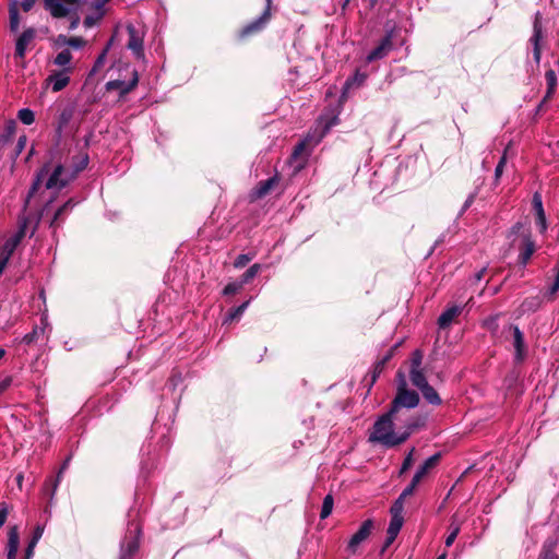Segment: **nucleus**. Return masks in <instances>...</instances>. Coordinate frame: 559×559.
<instances>
[{
	"label": "nucleus",
	"instance_id": "f257e3e1",
	"mask_svg": "<svg viewBox=\"0 0 559 559\" xmlns=\"http://www.w3.org/2000/svg\"><path fill=\"white\" fill-rule=\"evenodd\" d=\"M418 426L415 418L403 419L402 415L389 409L376 420L368 440L385 448H394L404 443Z\"/></svg>",
	"mask_w": 559,
	"mask_h": 559
},
{
	"label": "nucleus",
	"instance_id": "f03ea898",
	"mask_svg": "<svg viewBox=\"0 0 559 559\" xmlns=\"http://www.w3.org/2000/svg\"><path fill=\"white\" fill-rule=\"evenodd\" d=\"M142 525L139 521L132 520L128 524L126 535L120 544L119 559H132L139 551Z\"/></svg>",
	"mask_w": 559,
	"mask_h": 559
},
{
	"label": "nucleus",
	"instance_id": "7ed1b4c3",
	"mask_svg": "<svg viewBox=\"0 0 559 559\" xmlns=\"http://www.w3.org/2000/svg\"><path fill=\"white\" fill-rule=\"evenodd\" d=\"M419 403V395L415 391L407 390L405 384L399 386L396 396L391 403L390 411L401 415V408H414Z\"/></svg>",
	"mask_w": 559,
	"mask_h": 559
},
{
	"label": "nucleus",
	"instance_id": "20e7f679",
	"mask_svg": "<svg viewBox=\"0 0 559 559\" xmlns=\"http://www.w3.org/2000/svg\"><path fill=\"white\" fill-rule=\"evenodd\" d=\"M272 0H265V9L262 14L255 20L248 23L239 32V38L245 39L253 34H257L265 28L271 20Z\"/></svg>",
	"mask_w": 559,
	"mask_h": 559
},
{
	"label": "nucleus",
	"instance_id": "39448f33",
	"mask_svg": "<svg viewBox=\"0 0 559 559\" xmlns=\"http://www.w3.org/2000/svg\"><path fill=\"white\" fill-rule=\"evenodd\" d=\"M74 180L70 168H66L62 164H58L49 175L45 186L47 189L61 190Z\"/></svg>",
	"mask_w": 559,
	"mask_h": 559
},
{
	"label": "nucleus",
	"instance_id": "423d86ee",
	"mask_svg": "<svg viewBox=\"0 0 559 559\" xmlns=\"http://www.w3.org/2000/svg\"><path fill=\"white\" fill-rule=\"evenodd\" d=\"M80 0H44V5L49 13L61 19L68 16L72 11L78 9Z\"/></svg>",
	"mask_w": 559,
	"mask_h": 559
},
{
	"label": "nucleus",
	"instance_id": "0eeeda50",
	"mask_svg": "<svg viewBox=\"0 0 559 559\" xmlns=\"http://www.w3.org/2000/svg\"><path fill=\"white\" fill-rule=\"evenodd\" d=\"M393 29L386 31L384 37L380 40L379 45L372 49L366 57L367 62L383 59L393 49Z\"/></svg>",
	"mask_w": 559,
	"mask_h": 559
},
{
	"label": "nucleus",
	"instance_id": "6e6552de",
	"mask_svg": "<svg viewBox=\"0 0 559 559\" xmlns=\"http://www.w3.org/2000/svg\"><path fill=\"white\" fill-rule=\"evenodd\" d=\"M509 330L513 333L514 362L522 364L527 355L524 334L518 325L510 324Z\"/></svg>",
	"mask_w": 559,
	"mask_h": 559
},
{
	"label": "nucleus",
	"instance_id": "1a4fd4ad",
	"mask_svg": "<svg viewBox=\"0 0 559 559\" xmlns=\"http://www.w3.org/2000/svg\"><path fill=\"white\" fill-rule=\"evenodd\" d=\"M373 528V521L368 519L362 522L358 531L352 536V538L348 542L347 548L355 552L358 546L365 542L371 534V531Z\"/></svg>",
	"mask_w": 559,
	"mask_h": 559
},
{
	"label": "nucleus",
	"instance_id": "9d476101",
	"mask_svg": "<svg viewBox=\"0 0 559 559\" xmlns=\"http://www.w3.org/2000/svg\"><path fill=\"white\" fill-rule=\"evenodd\" d=\"M129 40L127 47L133 52L135 58L141 59L144 57L143 50V37L140 35L139 31L134 25L129 24L127 26Z\"/></svg>",
	"mask_w": 559,
	"mask_h": 559
},
{
	"label": "nucleus",
	"instance_id": "9b49d317",
	"mask_svg": "<svg viewBox=\"0 0 559 559\" xmlns=\"http://www.w3.org/2000/svg\"><path fill=\"white\" fill-rule=\"evenodd\" d=\"M138 82H139L138 72L133 71L132 79L129 82L120 81V80L109 81L106 84V88H107V91L117 90V91H119L120 95L123 96V95L130 93L133 88H135V86L138 85Z\"/></svg>",
	"mask_w": 559,
	"mask_h": 559
},
{
	"label": "nucleus",
	"instance_id": "f8f14e48",
	"mask_svg": "<svg viewBox=\"0 0 559 559\" xmlns=\"http://www.w3.org/2000/svg\"><path fill=\"white\" fill-rule=\"evenodd\" d=\"M336 124H338L337 117L320 119L318 121L317 128L312 132V134L316 136L314 144H319L322 139L330 132V130Z\"/></svg>",
	"mask_w": 559,
	"mask_h": 559
},
{
	"label": "nucleus",
	"instance_id": "ddd939ff",
	"mask_svg": "<svg viewBox=\"0 0 559 559\" xmlns=\"http://www.w3.org/2000/svg\"><path fill=\"white\" fill-rule=\"evenodd\" d=\"M70 68L64 69L60 72H55L47 78V83L51 86L53 92H59L63 90L70 82V76L68 72Z\"/></svg>",
	"mask_w": 559,
	"mask_h": 559
},
{
	"label": "nucleus",
	"instance_id": "4468645a",
	"mask_svg": "<svg viewBox=\"0 0 559 559\" xmlns=\"http://www.w3.org/2000/svg\"><path fill=\"white\" fill-rule=\"evenodd\" d=\"M79 203L74 199H69L62 206H60L50 222V227L57 228L59 227L66 219V216L73 210V207Z\"/></svg>",
	"mask_w": 559,
	"mask_h": 559
},
{
	"label": "nucleus",
	"instance_id": "2eb2a0df",
	"mask_svg": "<svg viewBox=\"0 0 559 559\" xmlns=\"http://www.w3.org/2000/svg\"><path fill=\"white\" fill-rule=\"evenodd\" d=\"M35 31L33 28L25 29L17 38L15 44V57L23 59L25 57L27 45L34 39Z\"/></svg>",
	"mask_w": 559,
	"mask_h": 559
},
{
	"label": "nucleus",
	"instance_id": "dca6fc26",
	"mask_svg": "<svg viewBox=\"0 0 559 559\" xmlns=\"http://www.w3.org/2000/svg\"><path fill=\"white\" fill-rule=\"evenodd\" d=\"M280 178L277 175L260 181L252 191L253 199H261L270 193V191L278 183Z\"/></svg>",
	"mask_w": 559,
	"mask_h": 559
},
{
	"label": "nucleus",
	"instance_id": "f3484780",
	"mask_svg": "<svg viewBox=\"0 0 559 559\" xmlns=\"http://www.w3.org/2000/svg\"><path fill=\"white\" fill-rule=\"evenodd\" d=\"M20 545V534L17 526H12L8 533V554L7 559H15Z\"/></svg>",
	"mask_w": 559,
	"mask_h": 559
},
{
	"label": "nucleus",
	"instance_id": "a211bd4d",
	"mask_svg": "<svg viewBox=\"0 0 559 559\" xmlns=\"http://www.w3.org/2000/svg\"><path fill=\"white\" fill-rule=\"evenodd\" d=\"M462 312L461 306H452L447 308L438 318L440 329L448 328L452 321Z\"/></svg>",
	"mask_w": 559,
	"mask_h": 559
},
{
	"label": "nucleus",
	"instance_id": "6ab92c4d",
	"mask_svg": "<svg viewBox=\"0 0 559 559\" xmlns=\"http://www.w3.org/2000/svg\"><path fill=\"white\" fill-rule=\"evenodd\" d=\"M542 27L538 24L537 21L534 23V33L530 39V41L533 44V57L536 63H539L542 51H540V40H542Z\"/></svg>",
	"mask_w": 559,
	"mask_h": 559
},
{
	"label": "nucleus",
	"instance_id": "aec40b11",
	"mask_svg": "<svg viewBox=\"0 0 559 559\" xmlns=\"http://www.w3.org/2000/svg\"><path fill=\"white\" fill-rule=\"evenodd\" d=\"M440 456H441L440 453H436V454L431 455L430 457H428L418 467V469L416 471V473L414 475L416 477V481H420L428 474V472L438 464Z\"/></svg>",
	"mask_w": 559,
	"mask_h": 559
},
{
	"label": "nucleus",
	"instance_id": "412c9836",
	"mask_svg": "<svg viewBox=\"0 0 559 559\" xmlns=\"http://www.w3.org/2000/svg\"><path fill=\"white\" fill-rule=\"evenodd\" d=\"M49 175V165H44L39 171L37 173L35 180L28 191L27 201L37 192L39 187L41 186L43 181L46 179V177Z\"/></svg>",
	"mask_w": 559,
	"mask_h": 559
},
{
	"label": "nucleus",
	"instance_id": "4be33fe9",
	"mask_svg": "<svg viewBox=\"0 0 559 559\" xmlns=\"http://www.w3.org/2000/svg\"><path fill=\"white\" fill-rule=\"evenodd\" d=\"M16 130V122L9 120L5 123L3 132L0 134V148L7 146L13 139Z\"/></svg>",
	"mask_w": 559,
	"mask_h": 559
},
{
	"label": "nucleus",
	"instance_id": "5701e85b",
	"mask_svg": "<svg viewBox=\"0 0 559 559\" xmlns=\"http://www.w3.org/2000/svg\"><path fill=\"white\" fill-rule=\"evenodd\" d=\"M88 165V155L86 153L80 154L73 158V164L71 169V174H73L74 179L78 175L84 170Z\"/></svg>",
	"mask_w": 559,
	"mask_h": 559
},
{
	"label": "nucleus",
	"instance_id": "b1692460",
	"mask_svg": "<svg viewBox=\"0 0 559 559\" xmlns=\"http://www.w3.org/2000/svg\"><path fill=\"white\" fill-rule=\"evenodd\" d=\"M420 391H421V394H423L424 399L429 404H432V405H440L441 404L442 401H441L438 392L430 384H427L426 386L420 389Z\"/></svg>",
	"mask_w": 559,
	"mask_h": 559
},
{
	"label": "nucleus",
	"instance_id": "393cba45",
	"mask_svg": "<svg viewBox=\"0 0 559 559\" xmlns=\"http://www.w3.org/2000/svg\"><path fill=\"white\" fill-rule=\"evenodd\" d=\"M409 379L419 390L429 384L421 369L409 370Z\"/></svg>",
	"mask_w": 559,
	"mask_h": 559
},
{
	"label": "nucleus",
	"instance_id": "a878e982",
	"mask_svg": "<svg viewBox=\"0 0 559 559\" xmlns=\"http://www.w3.org/2000/svg\"><path fill=\"white\" fill-rule=\"evenodd\" d=\"M314 134L312 133H309L302 141H300L295 147H294V151H293V157L296 158L298 157L300 154H302V152L306 150V146L307 145H312V146H316L317 144H314Z\"/></svg>",
	"mask_w": 559,
	"mask_h": 559
},
{
	"label": "nucleus",
	"instance_id": "bb28decb",
	"mask_svg": "<svg viewBox=\"0 0 559 559\" xmlns=\"http://www.w3.org/2000/svg\"><path fill=\"white\" fill-rule=\"evenodd\" d=\"M249 304H250V300H247V301L242 302L241 305H239L238 307L230 309L226 316L225 322H231V321L240 318L242 316V313L246 311V309L248 308Z\"/></svg>",
	"mask_w": 559,
	"mask_h": 559
},
{
	"label": "nucleus",
	"instance_id": "cd10ccee",
	"mask_svg": "<svg viewBox=\"0 0 559 559\" xmlns=\"http://www.w3.org/2000/svg\"><path fill=\"white\" fill-rule=\"evenodd\" d=\"M534 250H535L534 242L531 241L530 239H526L524 249L519 255V260L523 265H525L528 262V260L531 259V257L534 253Z\"/></svg>",
	"mask_w": 559,
	"mask_h": 559
},
{
	"label": "nucleus",
	"instance_id": "c85d7f7f",
	"mask_svg": "<svg viewBox=\"0 0 559 559\" xmlns=\"http://www.w3.org/2000/svg\"><path fill=\"white\" fill-rule=\"evenodd\" d=\"M261 269V265L255 263L253 265H251L240 277V282L242 285H246L248 283H250L255 276L257 274L259 273Z\"/></svg>",
	"mask_w": 559,
	"mask_h": 559
},
{
	"label": "nucleus",
	"instance_id": "c756f323",
	"mask_svg": "<svg viewBox=\"0 0 559 559\" xmlns=\"http://www.w3.org/2000/svg\"><path fill=\"white\" fill-rule=\"evenodd\" d=\"M58 41L68 46H71L75 49L82 48L85 45V40L82 37H66L60 35L58 37Z\"/></svg>",
	"mask_w": 559,
	"mask_h": 559
},
{
	"label": "nucleus",
	"instance_id": "7c9ffc66",
	"mask_svg": "<svg viewBox=\"0 0 559 559\" xmlns=\"http://www.w3.org/2000/svg\"><path fill=\"white\" fill-rule=\"evenodd\" d=\"M72 60V53L69 49L61 50L55 58L53 63L59 67H67Z\"/></svg>",
	"mask_w": 559,
	"mask_h": 559
},
{
	"label": "nucleus",
	"instance_id": "2f4dec72",
	"mask_svg": "<svg viewBox=\"0 0 559 559\" xmlns=\"http://www.w3.org/2000/svg\"><path fill=\"white\" fill-rule=\"evenodd\" d=\"M333 506H334V500H333L332 495H326L323 499V503H322V508H321V512H320V518L322 520L326 519L332 513Z\"/></svg>",
	"mask_w": 559,
	"mask_h": 559
},
{
	"label": "nucleus",
	"instance_id": "473e14b6",
	"mask_svg": "<svg viewBox=\"0 0 559 559\" xmlns=\"http://www.w3.org/2000/svg\"><path fill=\"white\" fill-rule=\"evenodd\" d=\"M391 357H392V353H388L381 360H379L374 365L373 371H372V377H371V384H373L377 381V378L382 372L385 364L391 359Z\"/></svg>",
	"mask_w": 559,
	"mask_h": 559
},
{
	"label": "nucleus",
	"instance_id": "72a5a7b5",
	"mask_svg": "<svg viewBox=\"0 0 559 559\" xmlns=\"http://www.w3.org/2000/svg\"><path fill=\"white\" fill-rule=\"evenodd\" d=\"M19 120L24 124H32L35 121V114L29 108H22L17 112Z\"/></svg>",
	"mask_w": 559,
	"mask_h": 559
},
{
	"label": "nucleus",
	"instance_id": "f704fd0d",
	"mask_svg": "<svg viewBox=\"0 0 559 559\" xmlns=\"http://www.w3.org/2000/svg\"><path fill=\"white\" fill-rule=\"evenodd\" d=\"M110 45H111V41H109L107 44V46L104 48V50L102 51V53L97 57L94 66H93V69L91 71V73H96L98 72L105 64V61H106V56H107V52L110 48Z\"/></svg>",
	"mask_w": 559,
	"mask_h": 559
},
{
	"label": "nucleus",
	"instance_id": "c9c22d12",
	"mask_svg": "<svg viewBox=\"0 0 559 559\" xmlns=\"http://www.w3.org/2000/svg\"><path fill=\"white\" fill-rule=\"evenodd\" d=\"M404 501H405V499H403L402 497L399 496V498L391 506V509H390L391 516L403 518Z\"/></svg>",
	"mask_w": 559,
	"mask_h": 559
},
{
	"label": "nucleus",
	"instance_id": "e433bc0d",
	"mask_svg": "<svg viewBox=\"0 0 559 559\" xmlns=\"http://www.w3.org/2000/svg\"><path fill=\"white\" fill-rule=\"evenodd\" d=\"M72 118V110L71 109H63L58 119V130L61 131L71 120Z\"/></svg>",
	"mask_w": 559,
	"mask_h": 559
},
{
	"label": "nucleus",
	"instance_id": "4c0bfd02",
	"mask_svg": "<svg viewBox=\"0 0 559 559\" xmlns=\"http://www.w3.org/2000/svg\"><path fill=\"white\" fill-rule=\"evenodd\" d=\"M20 27L19 12L15 7L10 8V28L12 32H16Z\"/></svg>",
	"mask_w": 559,
	"mask_h": 559
},
{
	"label": "nucleus",
	"instance_id": "58836bf2",
	"mask_svg": "<svg viewBox=\"0 0 559 559\" xmlns=\"http://www.w3.org/2000/svg\"><path fill=\"white\" fill-rule=\"evenodd\" d=\"M242 286L243 285L241 284L240 281L228 283L223 289V295H225V296L235 295L242 288Z\"/></svg>",
	"mask_w": 559,
	"mask_h": 559
},
{
	"label": "nucleus",
	"instance_id": "ea45409f",
	"mask_svg": "<svg viewBox=\"0 0 559 559\" xmlns=\"http://www.w3.org/2000/svg\"><path fill=\"white\" fill-rule=\"evenodd\" d=\"M421 364H423V353L419 349H416L412 354L411 370L421 369Z\"/></svg>",
	"mask_w": 559,
	"mask_h": 559
},
{
	"label": "nucleus",
	"instance_id": "a19ab883",
	"mask_svg": "<svg viewBox=\"0 0 559 559\" xmlns=\"http://www.w3.org/2000/svg\"><path fill=\"white\" fill-rule=\"evenodd\" d=\"M507 164V156H506V153L500 157L496 168H495V183H498L502 174H503V169H504V166Z\"/></svg>",
	"mask_w": 559,
	"mask_h": 559
},
{
	"label": "nucleus",
	"instance_id": "79ce46f5",
	"mask_svg": "<svg viewBox=\"0 0 559 559\" xmlns=\"http://www.w3.org/2000/svg\"><path fill=\"white\" fill-rule=\"evenodd\" d=\"M70 461H71V456H68V457L63 461V463H62V465H61V467H60V469H59V472H58V474H57V477H56V479H55V481H53L52 495H53V493H56L57 488H58L59 483H60V479H61V477H62V474H63V473L66 472V469L68 468Z\"/></svg>",
	"mask_w": 559,
	"mask_h": 559
},
{
	"label": "nucleus",
	"instance_id": "37998d69",
	"mask_svg": "<svg viewBox=\"0 0 559 559\" xmlns=\"http://www.w3.org/2000/svg\"><path fill=\"white\" fill-rule=\"evenodd\" d=\"M450 530H451V532L447 536L445 542H444L447 547L452 546V544L454 543L455 538L457 537V535L460 533V526L457 524L451 523Z\"/></svg>",
	"mask_w": 559,
	"mask_h": 559
},
{
	"label": "nucleus",
	"instance_id": "c03bdc74",
	"mask_svg": "<svg viewBox=\"0 0 559 559\" xmlns=\"http://www.w3.org/2000/svg\"><path fill=\"white\" fill-rule=\"evenodd\" d=\"M532 203H533V209L535 211L536 214H543L545 213L544 211V206H543V200H542V195L539 192H535L533 194V200H532Z\"/></svg>",
	"mask_w": 559,
	"mask_h": 559
},
{
	"label": "nucleus",
	"instance_id": "a18cd8bd",
	"mask_svg": "<svg viewBox=\"0 0 559 559\" xmlns=\"http://www.w3.org/2000/svg\"><path fill=\"white\" fill-rule=\"evenodd\" d=\"M27 143V138L25 134L21 135L17 140V143L14 148V153L12 154V158L16 159L17 156L23 152Z\"/></svg>",
	"mask_w": 559,
	"mask_h": 559
},
{
	"label": "nucleus",
	"instance_id": "49530a36",
	"mask_svg": "<svg viewBox=\"0 0 559 559\" xmlns=\"http://www.w3.org/2000/svg\"><path fill=\"white\" fill-rule=\"evenodd\" d=\"M404 523V518L391 516L388 530L400 533Z\"/></svg>",
	"mask_w": 559,
	"mask_h": 559
},
{
	"label": "nucleus",
	"instance_id": "de8ad7c7",
	"mask_svg": "<svg viewBox=\"0 0 559 559\" xmlns=\"http://www.w3.org/2000/svg\"><path fill=\"white\" fill-rule=\"evenodd\" d=\"M365 80H366V75L365 74L356 72V74L353 78L346 80L345 86L346 87H352L355 84L361 85Z\"/></svg>",
	"mask_w": 559,
	"mask_h": 559
},
{
	"label": "nucleus",
	"instance_id": "09e8293b",
	"mask_svg": "<svg viewBox=\"0 0 559 559\" xmlns=\"http://www.w3.org/2000/svg\"><path fill=\"white\" fill-rule=\"evenodd\" d=\"M419 483L420 481H416V477L414 476L411 484L404 488L400 497L406 499L407 497L412 496Z\"/></svg>",
	"mask_w": 559,
	"mask_h": 559
},
{
	"label": "nucleus",
	"instance_id": "8fccbe9b",
	"mask_svg": "<svg viewBox=\"0 0 559 559\" xmlns=\"http://www.w3.org/2000/svg\"><path fill=\"white\" fill-rule=\"evenodd\" d=\"M252 260V255L250 254H239L235 262H234V266L236 269H241L243 266H246L250 261Z\"/></svg>",
	"mask_w": 559,
	"mask_h": 559
},
{
	"label": "nucleus",
	"instance_id": "3c124183",
	"mask_svg": "<svg viewBox=\"0 0 559 559\" xmlns=\"http://www.w3.org/2000/svg\"><path fill=\"white\" fill-rule=\"evenodd\" d=\"M55 479L48 478L43 487V493L49 498V502L53 499L55 493L52 495Z\"/></svg>",
	"mask_w": 559,
	"mask_h": 559
},
{
	"label": "nucleus",
	"instance_id": "603ef678",
	"mask_svg": "<svg viewBox=\"0 0 559 559\" xmlns=\"http://www.w3.org/2000/svg\"><path fill=\"white\" fill-rule=\"evenodd\" d=\"M536 226L540 233H545L547 230V221L545 213L536 214Z\"/></svg>",
	"mask_w": 559,
	"mask_h": 559
},
{
	"label": "nucleus",
	"instance_id": "864d4df0",
	"mask_svg": "<svg viewBox=\"0 0 559 559\" xmlns=\"http://www.w3.org/2000/svg\"><path fill=\"white\" fill-rule=\"evenodd\" d=\"M545 78L549 87V92L552 91V88L556 86L557 83V76L554 70H548L545 73Z\"/></svg>",
	"mask_w": 559,
	"mask_h": 559
},
{
	"label": "nucleus",
	"instance_id": "5fc2aeb1",
	"mask_svg": "<svg viewBox=\"0 0 559 559\" xmlns=\"http://www.w3.org/2000/svg\"><path fill=\"white\" fill-rule=\"evenodd\" d=\"M413 452H414V449L411 450V452L405 456L403 463H402V466H401V469H400V474H403L405 473L413 464Z\"/></svg>",
	"mask_w": 559,
	"mask_h": 559
},
{
	"label": "nucleus",
	"instance_id": "6e6d98bb",
	"mask_svg": "<svg viewBox=\"0 0 559 559\" xmlns=\"http://www.w3.org/2000/svg\"><path fill=\"white\" fill-rule=\"evenodd\" d=\"M9 513V509L5 502L0 503V528L5 523L7 516Z\"/></svg>",
	"mask_w": 559,
	"mask_h": 559
},
{
	"label": "nucleus",
	"instance_id": "4d7b16f0",
	"mask_svg": "<svg viewBox=\"0 0 559 559\" xmlns=\"http://www.w3.org/2000/svg\"><path fill=\"white\" fill-rule=\"evenodd\" d=\"M44 533V527L40 525H37L34 530L33 537L31 538V542L38 543V540L41 538Z\"/></svg>",
	"mask_w": 559,
	"mask_h": 559
},
{
	"label": "nucleus",
	"instance_id": "13d9d810",
	"mask_svg": "<svg viewBox=\"0 0 559 559\" xmlns=\"http://www.w3.org/2000/svg\"><path fill=\"white\" fill-rule=\"evenodd\" d=\"M36 545H37L36 543L29 540V543H28V545L26 547V550H25L24 559H32L33 558L34 549H35Z\"/></svg>",
	"mask_w": 559,
	"mask_h": 559
},
{
	"label": "nucleus",
	"instance_id": "bf43d9fd",
	"mask_svg": "<svg viewBox=\"0 0 559 559\" xmlns=\"http://www.w3.org/2000/svg\"><path fill=\"white\" fill-rule=\"evenodd\" d=\"M37 333H38V332H37V330H34L33 332H31V333L26 334V335L24 336V342H25L26 344H31V343H33L34 341H36V340H37Z\"/></svg>",
	"mask_w": 559,
	"mask_h": 559
},
{
	"label": "nucleus",
	"instance_id": "052dcab7",
	"mask_svg": "<svg viewBox=\"0 0 559 559\" xmlns=\"http://www.w3.org/2000/svg\"><path fill=\"white\" fill-rule=\"evenodd\" d=\"M474 200H475V194H469L468 198L465 200L461 212L462 213L465 212L473 204Z\"/></svg>",
	"mask_w": 559,
	"mask_h": 559
},
{
	"label": "nucleus",
	"instance_id": "680f3d73",
	"mask_svg": "<svg viewBox=\"0 0 559 559\" xmlns=\"http://www.w3.org/2000/svg\"><path fill=\"white\" fill-rule=\"evenodd\" d=\"M35 1L36 0H23L21 7L25 12H27L34 7Z\"/></svg>",
	"mask_w": 559,
	"mask_h": 559
},
{
	"label": "nucleus",
	"instance_id": "e2e57ef3",
	"mask_svg": "<svg viewBox=\"0 0 559 559\" xmlns=\"http://www.w3.org/2000/svg\"><path fill=\"white\" fill-rule=\"evenodd\" d=\"M486 271H487V269H486V267H483L480 271H478V272L475 274V281H476V282H479V281L484 277V275H485Z\"/></svg>",
	"mask_w": 559,
	"mask_h": 559
},
{
	"label": "nucleus",
	"instance_id": "0e129e2a",
	"mask_svg": "<svg viewBox=\"0 0 559 559\" xmlns=\"http://www.w3.org/2000/svg\"><path fill=\"white\" fill-rule=\"evenodd\" d=\"M540 559H558L552 551H546Z\"/></svg>",
	"mask_w": 559,
	"mask_h": 559
},
{
	"label": "nucleus",
	"instance_id": "69168bd1",
	"mask_svg": "<svg viewBox=\"0 0 559 559\" xmlns=\"http://www.w3.org/2000/svg\"><path fill=\"white\" fill-rule=\"evenodd\" d=\"M559 289V273L556 276V280L551 286V292L555 293Z\"/></svg>",
	"mask_w": 559,
	"mask_h": 559
},
{
	"label": "nucleus",
	"instance_id": "338daca9",
	"mask_svg": "<svg viewBox=\"0 0 559 559\" xmlns=\"http://www.w3.org/2000/svg\"><path fill=\"white\" fill-rule=\"evenodd\" d=\"M109 0H95V8L100 9L103 8Z\"/></svg>",
	"mask_w": 559,
	"mask_h": 559
},
{
	"label": "nucleus",
	"instance_id": "774afa93",
	"mask_svg": "<svg viewBox=\"0 0 559 559\" xmlns=\"http://www.w3.org/2000/svg\"><path fill=\"white\" fill-rule=\"evenodd\" d=\"M10 385V380H4L0 383V393L3 392Z\"/></svg>",
	"mask_w": 559,
	"mask_h": 559
}]
</instances>
